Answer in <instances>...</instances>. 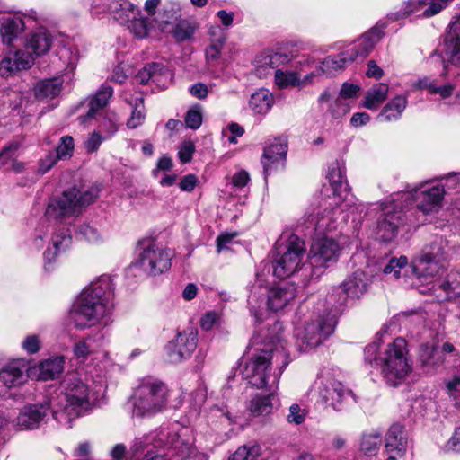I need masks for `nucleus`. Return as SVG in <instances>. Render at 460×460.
<instances>
[{"instance_id": "8fccbe9b", "label": "nucleus", "mask_w": 460, "mask_h": 460, "mask_svg": "<svg viewBox=\"0 0 460 460\" xmlns=\"http://www.w3.org/2000/svg\"><path fill=\"white\" fill-rule=\"evenodd\" d=\"M203 120L202 107L199 104L191 107L185 115L186 126L191 129H198Z\"/></svg>"}, {"instance_id": "f8f14e48", "label": "nucleus", "mask_w": 460, "mask_h": 460, "mask_svg": "<svg viewBox=\"0 0 460 460\" xmlns=\"http://www.w3.org/2000/svg\"><path fill=\"white\" fill-rule=\"evenodd\" d=\"M445 193L444 185L432 181L421 182L410 191L417 208L424 214L438 212L442 208Z\"/></svg>"}, {"instance_id": "5701e85b", "label": "nucleus", "mask_w": 460, "mask_h": 460, "mask_svg": "<svg viewBox=\"0 0 460 460\" xmlns=\"http://www.w3.org/2000/svg\"><path fill=\"white\" fill-rule=\"evenodd\" d=\"M330 184L332 186L333 195L330 199L329 205H335L343 209L344 202L349 199V192L348 182L345 181L344 174L338 164L332 165L328 173Z\"/></svg>"}, {"instance_id": "ea45409f", "label": "nucleus", "mask_w": 460, "mask_h": 460, "mask_svg": "<svg viewBox=\"0 0 460 460\" xmlns=\"http://www.w3.org/2000/svg\"><path fill=\"white\" fill-rule=\"evenodd\" d=\"M126 102L133 107L131 116L127 122V126L129 128H136L143 124L146 118L143 97L139 94L135 97H126Z\"/></svg>"}, {"instance_id": "a211bd4d", "label": "nucleus", "mask_w": 460, "mask_h": 460, "mask_svg": "<svg viewBox=\"0 0 460 460\" xmlns=\"http://www.w3.org/2000/svg\"><path fill=\"white\" fill-rule=\"evenodd\" d=\"M53 399L44 402L24 406L13 420V426L19 430L35 429L45 420L49 411L53 413Z\"/></svg>"}, {"instance_id": "3c124183", "label": "nucleus", "mask_w": 460, "mask_h": 460, "mask_svg": "<svg viewBox=\"0 0 460 460\" xmlns=\"http://www.w3.org/2000/svg\"><path fill=\"white\" fill-rule=\"evenodd\" d=\"M74 152V139L70 136L61 137L58 146L56 148L55 155L59 160L70 158Z\"/></svg>"}, {"instance_id": "e433bc0d", "label": "nucleus", "mask_w": 460, "mask_h": 460, "mask_svg": "<svg viewBox=\"0 0 460 460\" xmlns=\"http://www.w3.org/2000/svg\"><path fill=\"white\" fill-rule=\"evenodd\" d=\"M19 144L12 142L5 146L0 153V168L6 167L7 170H13L15 172H21L24 169V164L16 160Z\"/></svg>"}, {"instance_id": "603ef678", "label": "nucleus", "mask_w": 460, "mask_h": 460, "mask_svg": "<svg viewBox=\"0 0 460 460\" xmlns=\"http://www.w3.org/2000/svg\"><path fill=\"white\" fill-rule=\"evenodd\" d=\"M446 392L456 406H460V376H453L444 382Z\"/></svg>"}, {"instance_id": "473e14b6", "label": "nucleus", "mask_w": 460, "mask_h": 460, "mask_svg": "<svg viewBox=\"0 0 460 460\" xmlns=\"http://www.w3.org/2000/svg\"><path fill=\"white\" fill-rule=\"evenodd\" d=\"M389 86L384 83H378L369 88L364 97L363 106L368 110H376L387 98Z\"/></svg>"}, {"instance_id": "69168bd1", "label": "nucleus", "mask_w": 460, "mask_h": 460, "mask_svg": "<svg viewBox=\"0 0 460 460\" xmlns=\"http://www.w3.org/2000/svg\"><path fill=\"white\" fill-rule=\"evenodd\" d=\"M194 152V143L191 141H185L179 150V158L182 163H188L191 160Z\"/></svg>"}, {"instance_id": "0e129e2a", "label": "nucleus", "mask_w": 460, "mask_h": 460, "mask_svg": "<svg viewBox=\"0 0 460 460\" xmlns=\"http://www.w3.org/2000/svg\"><path fill=\"white\" fill-rule=\"evenodd\" d=\"M40 339L37 335L27 336L22 343V349L29 354H33L40 349Z\"/></svg>"}, {"instance_id": "c756f323", "label": "nucleus", "mask_w": 460, "mask_h": 460, "mask_svg": "<svg viewBox=\"0 0 460 460\" xmlns=\"http://www.w3.org/2000/svg\"><path fill=\"white\" fill-rule=\"evenodd\" d=\"M52 44V37L46 30H40L33 32L28 38L25 49L32 52L35 57L46 54Z\"/></svg>"}, {"instance_id": "72a5a7b5", "label": "nucleus", "mask_w": 460, "mask_h": 460, "mask_svg": "<svg viewBox=\"0 0 460 460\" xmlns=\"http://www.w3.org/2000/svg\"><path fill=\"white\" fill-rule=\"evenodd\" d=\"M274 102L272 94L266 89L253 93L249 101V107L255 114H266Z\"/></svg>"}, {"instance_id": "bf43d9fd", "label": "nucleus", "mask_w": 460, "mask_h": 460, "mask_svg": "<svg viewBox=\"0 0 460 460\" xmlns=\"http://www.w3.org/2000/svg\"><path fill=\"white\" fill-rule=\"evenodd\" d=\"M78 234L90 243H98L102 240L99 231L88 224H83L78 227Z\"/></svg>"}, {"instance_id": "0eeeda50", "label": "nucleus", "mask_w": 460, "mask_h": 460, "mask_svg": "<svg viewBox=\"0 0 460 460\" xmlns=\"http://www.w3.org/2000/svg\"><path fill=\"white\" fill-rule=\"evenodd\" d=\"M168 402L166 385L156 379H145L131 396L132 416L152 417L163 411Z\"/></svg>"}, {"instance_id": "de8ad7c7", "label": "nucleus", "mask_w": 460, "mask_h": 460, "mask_svg": "<svg viewBox=\"0 0 460 460\" xmlns=\"http://www.w3.org/2000/svg\"><path fill=\"white\" fill-rule=\"evenodd\" d=\"M381 445V437L378 434L364 435L360 444L361 451L367 456L376 455Z\"/></svg>"}, {"instance_id": "4be33fe9", "label": "nucleus", "mask_w": 460, "mask_h": 460, "mask_svg": "<svg viewBox=\"0 0 460 460\" xmlns=\"http://www.w3.org/2000/svg\"><path fill=\"white\" fill-rule=\"evenodd\" d=\"M408 447L409 437L405 427L400 423L391 425L385 438V453L402 458L406 455Z\"/></svg>"}, {"instance_id": "7ed1b4c3", "label": "nucleus", "mask_w": 460, "mask_h": 460, "mask_svg": "<svg viewBox=\"0 0 460 460\" xmlns=\"http://www.w3.org/2000/svg\"><path fill=\"white\" fill-rule=\"evenodd\" d=\"M53 418L60 424H69L82 411L87 410L98 399L97 392L75 376L66 377L60 394L52 396Z\"/></svg>"}, {"instance_id": "4d7b16f0", "label": "nucleus", "mask_w": 460, "mask_h": 460, "mask_svg": "<svg viewBox=\"0 0 460 460\" xmlns=\"http://www.w3.org/2000/svg\"><path fill=\"white\" fill-rule=\"evenodd\" d=\"M98 131L106 138H111L118 131V121L115 116L103 119L99 125Z\"/></svg>"}, {"instance_id": "052dcab7", "label": "nucleus", "mask_w": 460, "mask_h": 460, "mask_svg": "<svg viewBox=\"0 0 460 460\" xmlns=\"http://www.w3.org/2000/svg\"><path fill=\"white\" fill-rule=\"evenodd\" d=\"M105 139H107L105 136H102L99 131H93L84 142V147L88 153L96 152Z\"/></svg>"}, {"instance_id": "f257e3e1", "label": "nucleus", "mask_w": 460, "mask_h": 460, "mask_svg": "<svg viewBox=\"0 0 460 460\" xmlns=\"http://www.w3.org/2000/svg\"><path fill=\"white\" fill-rule=\"evenodd\" d=\"M288 363V355L282 343L266 344L246 363L243 375L252 386L277 389Z\"/></svg>"}, {"instance_id": "e2e57ef3", "label": "nucleus", "mask_w": 460, "mask_h": 460, "mask_svg": "<svg viewBox=\"0 0 460 460\" xmlns=\"http://www.w3.org/2000/svg\"><path fill=\"white\" fill-rule=\"evenodd\" d=\"M58 160L54 152H49L44 158L40 159L39 163V172L42 174L46 173Z\"/></svg>"}, {"instance_id": "ddd939ff", "label": "nucleus", "mask_w": 460, "mask_h": 460, "mask_svg": "<svg viewBox=\"0 0 460 460\" xmlns=\"http://www.w3.org/2000/svg\"><path fill=\"white\" fill-rule=\"evenodd\" d=\"M340 251L339 243L332 237L323 236L314 240L309 255L313 273L318 278L323 271L317 272V269L326 268L329 263L335 262Z\"/></svg>"}, {"instance_id": "dca6fc26", "label": "nucleus", "mask_w": 460, "mask_h": 460, "mask_svg": "<svg viewBox=\"0 0 460 460\" xmlns=\"http://www.w3.org/2000/svg\"><path fill=\"white\" fill-rule=\"evenodd\" d=\"M198 332L194 329L179 332L164 347L165 358L171 363H180L189 358L196 349Z\"/></svg>"}, {"instance_id": "6ab92c4d", "label": "nucleus", "mask_w": 460, "mask_h": 460, "mask_svg": "<svg viewBox=\"0 0 460 460\" xmlns=\"http://www.w3.org/2000/svg\"><path fill=\"white\" fill-rule=\"evenodd\" d=\"M452 0H409L404 3L402 11L391 13L388 17L393 21L404 18L418 12L423 17H431L440 13Z\"/></svg>"}, {"instance_id": "37998d69", "label": "nucleus", "mask_w": 460, "mask_h": 460, "mask_svg": "<svg viewBox=\"0 0 460 460\" xmlns=\"http://www.w3.org/2000/svg\"><path fill=\"white\" fill-rule=\"evenodd\" d=\"M331 213L334 214L335 212L333 209H325L323 213L319 211L317 214H310L308 221L314 225L318 231L332 230L334 226H332L333 220Z\"/></svg>"}, {"instance_id": "aec40b11", "label": "nucleus", "mask_w": 460, "mask_h": 460, "mask_svg": "<svg viewBox=\"0 0 460 460\" xmlns=\"http://www.w3.org/2000/svg\"><path fill=\"white\" fill-rule=\"evenodd\" d=\"M403 213L393 203L383 208V213L377 224V235L384 242H390L397 235V231L403 225Z\"/></svg>"}, {"instance_id": "2eb2a0df", "label": "nucleus", "mask_w": 460, "mask_h": 460, "mask_svg": "<svg viewBox=\"0 0 460 460\" xmlns=\"http://www.w3.org/2000/svg\"><path fill=\"white\" fill-rule=\"evenodd\" d=\"M370 279L361 270L354 271L339 287L333 288L331 299L340 305L346 304L349 298L358 299L367 290Z\"/></svg>"}, {"instance_id": "a19ab883", "label": "nucleus", "mask_w": 460, "mask_h": 460, "mask_svg": "<svg viewBox=\"0 0 460 460\" xmlns=\"http://www.w3.org/2000/svg\"><path fill=\"white\" fill-rule=\"evenodd\" d=\"M272 397L273 393L268 395H254L249 404V410L253 416H266L272 412L273 404H272Z\"/></svg>"}, {"instance_id": "680f3d73", "label": "nucleus", "mask_w": 460, "mask_h": 460, "mask_svg": "<svg viewBox=\"0 0 460 460\" xmlns=\"http://www.w3.org/2000/svg\"><path fill=\"white\" fill-rule=\"evenodd\" d=\"M17 70H19L18 63L15 62L13 55L5 57L0 62V72L3 76H8L10 74Z\"/></svg>"}, {"instance_id": "5fc2aeb1", "label": "nucleus", "mask_w": 460, "mask_h": 460, "mask_svg": "<svg viewBox=\"0 0 460 460\" xmlns=\"http://www.w3.org/2000/svg\"><path fill=\"white\" fill-rule=\"evenodd\" d=\"M259 451L260 447L258 446L240 447L229 460H256Z\"/></svg>"}, {"instance_id": "b1692460", "label": "nucleus", "mask_w": 460, "mask_h": 460, "mask_svg": "<svg viewBox=\"0 0 460 460\" xmlns=\"http://www.w3.org/2000/svg\"><path fill=\"white\" fill-rule=\"evenodd\" d=\"M287 151V144L281 138H276L265 147L261 157L265 176L270 174L272 171L277 169L279 164L285 160Z\"/></svg>"}, {"instance_id": "2f4dec72", "label": "nucleus", "mask_w": 460, "mask_h": 460, "mask_svg": "<svg viewBox=\"0 0 460 460\" xmlns=\"http://www.w3.org/2000/svg\"><path fill=\"white\" fill-rule=\"evenodd\" d=\"M446 55L448 62L460 66V18L450 26Z\"/></svg>"}, {"instance_id": "09e8293b", "label": "nucleus", "mask_w": 460, "mask_h": 460, "mask_svg": "<svg viewBox=\"0 0 460 460\" xmlns=\"http://www.w3.org/2000/svg\"><path fill=\"white\" fill-rule=\"evenodd\" d=\"M128 28L130 31L137 38H144L147 35L149 21L141 15H136L135 18L129 21Z\"/></svg>"}, {"instance_id": "6e6552de", "label": "nucleus", "mask_w": 460, "mask_h": 460, "mask_svg": "<svg viewBox=\"0 0 460 460\" xmlns=\"http://www.w3.org/2000/svg\"><path fill=\"white\" fill-rule=\"evenodd\" d=\"M98 196L94 188L79 189L76 187L65 190L57 199L49 203L46 216L49 219H63L79 214L84 206L93 203Z\"/></svg>"}, {"instance_id": "cd10ccee", "label": "nucleus", "mask_w": 460, "mask_h": 460, "mask_svg": "<svg viewBox=\"0 0 460 460\" xmlns=\"http://www.w3.org/2000/svg\"><path fill=\"white\" fill-rule=\"evenodd\" d=\"M289 56L285 53L265 51L256 59V70L260 76L267 75L268 69H279L282 65L288 63Z\"/></svg>"}, {"instance_id": "7c9ffc66", "label": "nucleus", "mask_w": 460, "mask_h": 460, "mask_svg": "<svg viewBox=\"0 0 460 460\" xmlns=\"http://www.w3.org/2000/svg\"><path fill=\"white\" fill-rule=\"evenodd\" d=\"M407 104L408 100L406 95H396L383 107L378 115V119L385 122L397 120L402 117Z\"/></svg>"}, {"instance_id": "4c0bfd02", "label": "nucleus", "mask_w": 460, "mask_h": 460, "mask_svg": "<svg viewBox=\"0 0 460 460\" xmlns=\"http://www.w3.org/2000/svg\"><path fill=\"white\" fill-rule=\"evenodd\" d=\"M63 85V80L56 77L42 80L35 87L36 97L40 100L53 99L58 96Z\"/></svg>"}, {"instance_id": "1a4fd4ad", "label": "nucleus", "mask_w": 460, "mask_h": 460, "mask_svg": "<svg viewBox=\"0 0 460 460\" xmlns=\"http://www.w3.org/2000/svg\"><path fill=\"white\" fill-rule=\"evenodd\" d=\"M446 255L440 243H431L426 246L411 265V274L419 282L430 284L435 278L444 273L446 270Z\"/></svg>"}, {"instance_id": "79ce46f5", "label": "nucleus", "mask_w": 460, "mask_h": 460, "mask_svg": "<svg viewBox=\"0 0 460 460\" xmlns=\"http://www.w3.org/2000/svg\"><path fill=\"white\" fill-rule=\"evenodd\" d=\"M299 73L296 70L277 69L274 72V83L279 89L297 87Z\"/></svg>"}, {"instance_id": "9d476101", "label": "nucleus", "mask_w": 460, "mask_h": 460, "mask_svg": "<svg viewBox=\"0 0 460 460\" xmlns=\"http://www.w3.org/2000/svg\"><path fill=\"white\" fill-rule=\"evenodd\" d=\"M305 254V245L296 235H290L282 243L278 244V254L273 261V274L279 278H288L302 267Z\"/></svg>"}, {"instance_id": "423d86ee", "label": "nucleus", "mask_w": 460, "mask_h": 460, "mask_svg": "<svg viewBox=\"0 0 460 460\" xmlns=\"http://www.w3.org/2000/svg\"><path fill=\"white\" fill-rule=\"evenodd\" d=\"M381 39V31L373 28L361 35L357 40L349 44L338 55L329 56L317 66L318 75H332L343 70L358 58L364 59Z\"/></svg>"}, {"instance_id": "13d9d810", "label": "nucleus", "mask_w": 460, "mask_h": 460, "mask_svg": "<svg viewBox=\"0 0 460 460\" xmlns=\"http://www.w3.org/2000/svg\"><path fill=\"white\" fill-rule=\"evenodd\" d=\"M15 62L18 63V69H28L34 63L35 56L30 50H18L13 53Z\"/></svg>"}, {"instance_id": "f03ea898", "label": "nucleus", "mask_w": 460, "mask_h": 460, "mask_svg": "<svg viewBox=\"0 0 460 460\" xmlns=\"http://www.w3.org/2000/svg\"><path fill=\"white\" fill-rule=\"evenodd\" d=\"M113 292L108 278L103 277L86 287L75 300L70 318L77 329L95 325L111 308Z\"/></svg>"}, {"instance_id": "49530a36", "label": "nucleus", "mask_w": 460, "mask_h": 460, "mask_svg": "<svg viewBox=\"0 0 460 460\" xmlns=\"http://www.w3.org/2000/svg\"><path fill=\"white\" fill-rule=\"evenodd\" d=\"M409 269L411 268L407 265V258L401 256L399 259H391L384 268V272L385 274H392L395 279H399L402 276V271L407 273Z\"/></svg>"}, {"instance_id": "a878e982", "label": "nucleus", "mask_w": 460, "mask_h": 460, "mask_svg": "<svg viewBox=\"0 0 460 460\" xmlns=\"http://www.w3.org/2000/svg\"><path fill=\"white\" fill-rule=\"evenodd\" d=\"M71 240L68 229L58 230L53 234L51 243L44 252L45 269L47 270H52L51 264L58 255L69 247Z\"/></svg>"}, {"instance_id": "6e6d98bb", "label": "nucleus", "mask_w": 460, "mask_h": 460, "mask_svg": "<svg viewBox=\"0 0 460 460\" xmlns=\"http://www.w3.org/2000/svg\"><path fill=\"white\" fill-rule=\"evenodd\" d=\"M195 27L188 22L182 21L174 27L172 34L178 41H183L190 39L193 35Z\"/></svg>"}, {"instance_id": "c9c22d12", "label": "nucleus", "mask_w": 460, "mask_h": 460, "mask_svg": "<svg viewBox=\"0 0 460 460\" xmlns=\"http://www.w3.org/2000/svg\"><path fill=\"white\" fill-rule=\"evenodd\" d=\"M64 358L58 356L48 358L39 366V378L44 381L58 377L64 369Z\"/></svg>"}, {"instance_id": "c85d7f7f", "label": "nucleus", "mask_w": 460, "mask_h": 460, "mask_svg": "<svg viewBox=\"0 0 460 460\" xmlns=\"http://www.w3.org/2000/svg\"><path fill=\"white\" fill-rule=\"evenodd\" d=\"M110 14L120 24H127L136 15H139V9L128 0H112Z\"/></svg>"}, {"instance_id": "338daca9", "label": "nucleus", "mask_w": 460, "mask_h": 460, "mask_svg": "<svg viewBox=\"0 0 460 460\" xmlns=\"http://www.w3.org/2000/svg\"><path fill=\"white\" fill-rule=\"evenodd\" d=\"M112 0H93L91 13L93 15H100L105 13H110V5Z\"/></svg>"}, {"instance_id": "a18cd8bd", "label": "nucleus", "mask_w": 460, "mask_h": 460, "mask_svg": "<svg viewBox=\"0 0 460 460\" xmlns=\"http://www.w3.org/2000/svg\"><path fill=\"white\" fill-rule=\"evenodd\" d=\"M219 32L218 39H212L210 45L206 49L208 61H216L220 58L221 49L226 41V34L222 29H217Z\"/></svg>"}, {"instance_id": "774afa93", "label": "nucleus", "mask_w": 460, "mask_h": 460, "mask_svg": "<svg viewBox=\"0 0 460 460\" xmlns=\"http://www.w3.org/2000/svg\"><path fill=\"white\" fill-rule=\"evenodd\" d=\"M219 315L215 312H208L200 319V326L205 331L211 330L217 323Z\"/></svg>"}, {"instance_id": "f704fd0d", "label": "nucleus", "mask_w": 460, "mask_h": 460, "mask_svg": "<svg viewBox=\"0 0 460 460\" xmlns=\"http://www.w3.org/2000/svg\"><path fill=\"white\" fill-rule=\"evenodd\" d=\"M102 346V336H87L74 346V354L77 359L84 361L88 356L95 353Z\"/></svg>"}, {"instance_id": "4468645a", "label": "nucleus", "mask_w": 460, "mask_h": 460, "mask_svg": "<svg viewBox=\"0 0 460 460\" xmlns=\"http://www.w3.org/2000/svg\"><path fill=\"white\" fill-rule=\"evenodd\" d=\"M170 251L156 243H149L139 253L138 265L149 275L161 274L171 266Z\"/></svg>"}, {"instance_id": "c03bdc74", "label": "nucleus", "mask_w": 460, "mask_h": 460, "mask_svg": "<svg viewBox=\"0 0 460 460\" xmlns=\"http://www.w3.org/2000/svg\"><path fill=\"white\" fill-rule=\"evenodd\" d=\"M171 77L172 75L165 66L153 63L152 83L164 89L167 87Z\"/></svg>"}, {"instance_id": "393cba45", "label": "nucleus", "mask_w": 460, "mask_h": 460, "mask_svg": "<svg viewBox=\"0 0 460 460\" xmlns=\"http://www.w3.org/2000/svg\"><path fill=\"white\" fill-rule=\"evenodd\" d=\"M28 365L23 359L9 362L0 371V379L8 387H16L28 379Z\"/></svg>"}, {"instance_id": "9b49d317", "label": "nucleus", "mask_w": 460, "mask_h": 460, "mask_svg": "<svg viewBox=\"0 0 460 460\" xmlns=\"http://www.w3.org/2000/svg\"><path fill=\"white\" fill-rule=\"evenodd\" d=\"M265 292H267L268 307L272 311H279L283 309L296 297L297 288L294 283H285L269 289L266 288L253 287L248 296V305L256 320L260 319L259 312L256 308H259L262 303V300L259 302L260 297L258 294L265 295Z\"/></svg>"}, {"instance_id": "39448f33", "label": "nucleus", "mask_w": 460, "mask_h": 460, "mask_svg": "<svg viewBox=\"0 0 460 460\" xmlns=\"http://www.w3.org/2000/svg\"><path fill=\"white\" fill-rule=\"evenodd\" d=\"M190 450V444L164 428L136 438L130 448L133 456L143 454L145 460H170V452L184 457L189 455Z\"/></svg>"}, {"instance_id": "58836bf2", "label": "nucleus", "mask_w": 460, "mask_h": 460, "mask_svg": "<svg viewBox=\"0 0 460 460\" xmlns=\"http://www.w3.org/2000/svg\"><path fill=\"white\" fill-rule=\"evenodd\" d=\"M113 90L109 85H102L96 94L90 100L89 111L85 117H80L79 119L84 123L86 118H93L94 112L107 105L110 98L112 96Z\"/></svg>"}, {"instance_id": "bb28decb", "label": "nucleus", "mask_w": 460, "mask_h": 460, "mask_svg": "<svg viewBox=\"0 0 460 460\" xmlns=\"http://www.w3.org/2000/svg\"><path fill=\"white\" fill-rule=\"evenodd\" d=\"M23 30L24 22L20 16L7 15L0 19V36L4 44H11Z\"/></svg>"}, {"instance_id": "20e7f679", "label": "nucleus", "mask_w": 460, "mask_h": 460, "mask_svg": "<svg viewBox=\"0 0 460 460\" xmlns=\"http://www.w3.org/2000/svg\"><path fill=\"white\" fill-rule=\"evenodd\" d=\"M377 354V345L369 344L365 349V358L371 362L376 360L385 382L397 386L405 381L411 372V364L408 358L407 341L404 338H395Z\"/></svg>"}, {"instance_id": "412c9836", "label": "nucleus", "mask_w": 460, "mask_h": 460, "mask_svg": "<svg viewBox=\"0 0 460 460\" xmlns=\"http://www.w3.org/2000/svg\"><path fill=\"white\" fill-rule=\"evenodd\" d=\"M313 391L317 394L318 399L322 402L329 404L333 408H336L337 404L348 394L341 383L324 376H321L315 380Z\"/></svg>"}, {"instance_id": "f3484780", "label": "nucleus", "mask_w": 460, "mask_h": 460, "mask_svg": "<svg viewBox=\"0 0 460 460\" xmlns=\"http://www.w3.org/2000/svg\"><path fill=\"white\" fill-rule=\"evenodd\" d=\"M335 323L332 318L319 317L297 331L304 350L314 349L327 339L334 331Z\"/></svg>"}, {"instance_id": "864d4df0", "label": "nucleus", "mask_w": 460, "mask_h": 460, "mask_svg": "<svg viewBox=\"0 0 460 460\" xmlns=\"http://www.w3.org/2000/svg\"><path fill=\"white\" fill-rule=\"evenodd\" d=\"M308 411L297 403H293L288 410L287 421L290 424L300 425L305 422Z\"/></svg>"}]
</instances>
